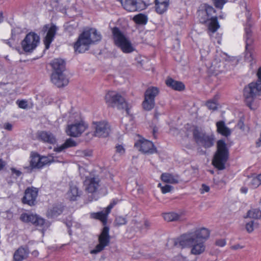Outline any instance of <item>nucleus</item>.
Returning <instances> with one entry per match:
<instances>
[{
    "instance_id": "nucleus-36",
    "label": "nucleus",
    "mask_w": 261,
    "mask_h": 261,
    "mask_svg": "<svg viewBox=\"0 0 261 261\" xmlns=\"http://www.w3.org/2000/svg\"><path fill=\"white\" fill-rule=\"evenodd\" d=\"M247 182L251 188H256L261 185V174L255 176H252L249 177Z\"/></svg>"
},
{
    "instance_id": "nucleus-50",
    "label": "nucleus",
    "mask_w": 261,
    "mask_h": 261,
    "mask_svg": "<svg viewBox=\"0 0 261 261\" xmlns=\"http://www.w3.org/2000/svg\"><path fill=\"white\" fill-rule=\"evenodd\" d=\"M23 168L27 170V172L30 173L32 171L33 169H35L30 164V166H24Z\"/></svg>"
},
{
    "instance_id": "nucleus-23",
    "label": "nucleus",
    "mask_w": 261,
    "mask_h": 261,
    "mask_svg": "<svg viewBox=\"0 0 261 261\" xmlns=\"http://www.w3.org/2000/svg\"><path fill=\"white\" fill-rule=\"evenodd\" d=\"M110 213V212H108V210L105 208L100 212L91 213L90 217L99 220L102 222L103 225H106L107 223L108 217Z\"/></svg>"
},
{
    "instance_id": "nucleus-30",
    "label": "nucleus",
    "mask_w": 261,
    "mask_h": 261,
    "mask_svg": "<svg viewBox=\"0 0 261 261\" xmlns=\"http://www.w3.org/2000/svg\"><path fill=\"white\" fill-rule=\"evenodd\" d=\"M155 3L156 12L162 14L167 11L169 6V0H155Z\"/></svg>"
},
{
    "instance_id": "nucleus-39",
    "label": "nucleus",
    "mask_w": 261,
    "mask_h": 261,
    "mask_svg": "<svg viewBox=\"0 0 261 261\" xmlns=\"http://www.w3.org/2000/svg\"><path fill=\"white\" fill-rule=\"evenodd\" d=\"M248 216L255 219H261V211L258 208L249 210L247 213Z\"/></svg>"
},
{
    "instance_id": "nucleus-8",
    "label": "nucleus",
    "mask_w": 261,
    "mask_h": 261,
    "mask_svg": "<svg viewBox=\"0 0 261 261\" xmlns=\"http://www.w3.org/2000/svg\"><path fill=\"white\" fill-rule=\"evenodd\" d=\"M106 103L109 107H116L118 109H125L128 113L127 102L125 98L118 92L115 91H109L105 95Z\"/></svg>"
},
{
    "instance_id": "nucleus-54",
    "label": "nucleus",
    "mask_w": 261,
    "mask_h": 261,
    "mask_svg": "<svg viewBox=\"0 0 261 261\" xmlns=\"http://www.w3.org/2000/svg\"><path fill=\"white\" fill-rule=\"evenodd\" d=\"M5 164L2 159H0V171L2 170L5 167Z\"/></svg>"
},
{
    "instance_id": "nucleus-20",
    "label": "nucleus",
    "mask_w": 261,
    "mask_h": 261,
    "mask_svg": "<svg viewBox=\"0 0 261 261\" xmlns=\"http://www.w3.org/2000/svg\"><path fill=\"white\" fill-rule=\"evenodd\" d=\"M37 138L39 140L50 144H55L56 142V139L55 136L49 132H38Z\"/></svg>"
},
{
    "instance_id": "nucleus-10",
    "label": "nucleus",
    "mask_w": 261,
    "mask_h": 261,
    "mask_svg": "<svg viewBox=\"0 0 261 261\" xmlns=\"http://www.w3.org/2000/svg\"><path fill=\"white\" fill-rule=\"evenodd\" d=\"M30 164L35 169H40L54 162L53 156H41L37 153L31 154Z\"/></svg>"
},
{
    "instance_id": "nucleus-14",
    "label": "nucleus",
    "mask_w": 261,
    "mask_h": 261,
    "mask_svg": "<svg viewBox=\"0 0 261 261\" xmlns=\"http://www.w3.org/2000/svg\"><path fill=\"white\" fill-rule=\"evenodd\" d=\"M95 125L94 135L96 137L106 138L109 136L111 129L110 124L106 121L93 122Z\"/></svg>"
},
{
    "instance_id": "nucleus-1",
    "label": "nucleus",
    "mask_w": 261,
    "mask_h": 261,
    "mask_svg": "<svg viewBox=\"0 0 261 261\" xmlns=\"http://www.w3.org/2000/svg\"><path fill=\"white\" fill-rule=\"evenodd\" d=\"M209 236L207 229L200 228L184 233L176 239H171L169 242L177 247H190L191 254L200 255L205 250L204 243Z\"/></svg>"
},
{
    "instance_id": "nucleus-18",
    "label": "nucleus",
    "mask_w": 261,
    "mask_h": 261,
    "mask_svg": "<svg viewBox=\"0 0 261 261\" xmlns=\"http://www.w3.org/2000/svg\"><path fill=\"white\" fill-rule=\"evenodd\" d=\"M135 146L144 153L152 154L155 152V148L152 142L147 140H140L135 143Z\"/></svg>"
},
{
    "instance_id": "nucleus-31",
    "label": "nucleus",
    "mask_w": 261,
    "mask_h": 261,
    "mask_svg": "<svg viewBox=\"0 0 261 261\" xmlns=\"http://www.w3.org/2000/svg\"><path fill=\"white\" fill-rule=\"evenodd\" d=\"M77 143L72 139H67L66 141L62 145L54 148V151L57 152H60L66 148L76 146Z\"/></svg>"
},
{
    "instance_id": "nucleus-15",
    "label": "nucleus",
    "mask_w": 261,
    "mask_h": 261,
    "mask_svg": "<svg viewBox=\"0 0 261 261\" xmlns=\"http://www.w3.org/2000/svg\"><path fill=\"white\" fill-rule=\"evenodd\" d=\"M20 220L24 223H31L36 226L41 227L45 223V220L37 215L23 213L20 216Z\"/></svg>"
},
{
    "instance_id": "nucleus-58",
    "label": "nucleus",
    "mask_w": 261,
    "mask_h": 261,
    "mask_svg": "<svg viewBox=\"0 0 261 261\" xmlns=\"http://www.w3.org/2000/svg\"><path fill=\"white\" fill-rule=\"evenodd\" d=\"M238 125L240 126V128L243 129V126L244 125L243 122L242 121H240L238 123Z\"/></svg>"
},
{
    "instance_id": "nucleus-40",
    "label": "nucleus",
    "mask_w": 261,
    "mask_h": 261,
    "mask_svg": "<svg viewBox=\"0 0 261 261\" xmlns=\"http://www.w3.org/2000/svg\"><path fill=\"white\" fill-rule=\"evenodd\" d=\"M218 98V97L215 96L213 99L208 100L206 102V105L210 110H215L217 109Z\"/></svg>"
},
{
    "instance_id": "nucleus-2",
    "label": "nucleus",
    "mask_w": 261,
    "mask_h": 261,
    "mask_svg": "<svg viewBox=\"0 0 261 261\" xmlns=\"http://www.w3.org/2000/svg\"><path fill=\"white\" fill-rule=\"evenodd\" d=\"M216 10L213 6L203 3L201 4L197 11V18L200 23L205 24L210 21L208 25V31L214 33L220 28L218 17L215 15Z\"/></svg>"
},
{
    "instance_id": "nucleus-7",
    "label": "nucleus",
    "mask_w": 261,
    "mask_h": 261,
    "mask_svg": "<svg viewBox=\"0 0 261 261\" xmlns=\"http://www.w3.org/2000/svg\"><path fill=\"white\" fill-rule=\"evenodd\" d=\"M193 137L196 144L205 149L213 147L215 143V137L213 133L203 132L197 128L193 130Z\"/></svg>"
},
{
    "instance_id": "nucleus-12",
    "label": "nucleus",
    "mask_w": 261,
    "mask_h": 261,
    "mask_svg": "<svg viewBox=\"0 0 261 261\" xmlns=\"http://www.w3.org/2000/svg\"><path fill=\"white\" fill-rule=\"evenodd\" d=\"M58 29L57 27L54 23L46 24L42 27V32L45 34L43 39L45 49H48L49 48L51 43L54 40Z\"/></svg>"
},
{
    "instance_id": "nucleus-55",
    "label": "nucleus",
    "mask_w": 261,
    "mask_h": 261,
    "mask_svg": "<svg viewBox=\"0 0 261 261\" xmlns=\"http://www.w3.org/2000/svg\"><path fill=\"white\" fill-rule=\"evenodd\" d=\"M256 145L257 147H260L261 146V133H260L259 138L256 143Z\"/></svg>"
},
{
    "instance_id": "nucleus-16",
    "label": "nucleus",
    "mask_w": 261,
    "mask_h": 261,
    "mask_svg": "<svg viewBox=\"0 0 261 261\" xmlns=\"http://www.w3.org/2000/svg\"><path fill=\"white\" fill-rule=\"evenodd\" d=\"M51 81L53 84L58 88L67 86L69 83V79L64 72H52Z\"/></svg>"
},
{
    "instance_id": "nucleus-61",
    "label": "nucleus",
    "mask_w": 261,
    "mask_h": 261,
    "mask_svg": "<svg viewBox=\"0 0 261 261\" xmlns=\"http://www.w3.org/2000/svg\"><path fill=\"white\" fill-rule=\"evenodd\" d=\"M236 0H229L227 1V2H235Z\"/></svg>"
},
{
    "instance_id": "nucleus-37",
    "label": "nucleus",
    "mask_w": 261,
    "mask_h": 261,
    "mask_svg": "<svg viewBox=\"0 0 261 261\" xmlns=\"http://www.w3.org/2000/svg\"><path fill=\"white\" fill-rule=\"evenodd\" d=\"M155 106V100L144 96V99L142 102L143 109L146 111L151 110Z\"/></svg>"
},
{
    "instance_id": "nucleus-53",
    "label": "nucleus",
    "mask_w": 261,
    "mask_h": 261,
    "mask_svg": "<svg viewBox=\"0 0 261 261\" xmlns=\"http://www.w3.org/2000/svg\"><path fill=\"white\" fill-rule=\"evenodd\" d=\"M240 191L241 193L246 194L248 191V189L246 187H243L241 188Z\"/></svg>"
},
{
    "instance_id": "nucleus-21",
    "label": "nucleus",
    "mask_w": 261,
    "mask_h": 261,
    "mask_svg": "<svg viewBox=\"0 0 261 261\" xmlns=\"http://www.w3.org/2000/svg\"><path fill=\"white\" fill-rule=\"evenodd\" d=\"M245 38H246V55L245 58L249 60L250 61L252 59V53H251V44L253 42V40L251 38V32L250 28L245 29Z\"/></svg>"
},
{
    "instance_id": "nucleus-48",
    "label": "nucleus",
    "mask_w": 261,
    "mask_h": 261,
    "mask_svg": "<svg viewBox=\"0 0 261 261\" xmlns=\"http://www.w3.org/2000/svg\"><path fill=\"white\" fill-rule=\"evenodd\" d=\"M216 245L219 247H224L226 245V241L224 239H219L216 241Z\"/></svg>"
},
{
    "instance_id": "nucleus-19",
    "label": "nucleus",
    "mask_w": 261,
    "mask_h": 261,
    "mask_svg": "<svg viewBox=\"0 0 261 261\" xmlns=\"http://www.w3.org/2000/svg\"><path fill=\"white\" fill-rule=\"evenodd\" d=\"M84 185L86 187V190L91 193L95 192L99 187V179L97 177H86Z\"/></svg>"
},
{
    "instance_id": "nucleus-52",
    "label": "nucleus",
    "mask_w": 261,
    "mask_h": 261,
    "mask_svg": "<svg viewBox=\"0 0 261 261\" xmlns=\"http://www.w3.org/2000/svg\"><path fill=\"white\" fill-rule=\"evenodd\" d=\"M202 191L203 192H207L210 190L209 187L206 186V185H204V184H203L202 185Z\"/></svg>"
},
{
    "instance_id": "nucleus-56",
    "label": "nucleus",
    "mask_w": 261,
    "mask_h": 261,
    "mask_svg": "<svg viewBox=\"0 0 261 261\" xmlns=\"http://www.w3.org/2000/svg\"><path fill=\"white\" fill-rule=\"evenodd\" d=\"M32 255L35 257H37L39 255V252L37 250H34L32 253Z\"/></svg>"
},
{
    "instance_id": "nucleus-28",
    "label": "nucleus",
    "mask_w": 261,
    "mask_h": 261,
    "mask_svg": "<svg viewBox=\"0 0 261 261\" xmlns=\"http://www.w3.org/2000/svg\"><path fill=\"white\" fill-rule=\"evenodd\" d=\"M118 47L119 48L123 53L125 54L133 53L135 50V47L133 46L129 39L127 37L125 39V41H123Z\"/></svg>"
},
{
    "instance_id": "nucleus-51",
    "label": "nucleus",
    "mask_w": 261,
    "mask_h": 261,
    "mask_svg": "<svg viewBox=\"0 0 261 261\" xmlns=\"http://www.w3.org/2000/svg\"><path fill=\"white\" fill-rule=\"evenodd\" d=\"M241 248H243V246H240L239 244L234 245L231 247V249L233 250H237Z\"/></svg>"
},
{
    "instance_id": "nucleus-33",
    "label": "nucleus",
    "mask_w": 261,
    "mask_h": 261,
    "mask_svg": "<svg viewBox=\"0 0 261 261\" xmlns=\"http://www.w3.org/2000/svg\"><path fill=\"white\" fill-rule=\"evenodd\" d=\"M160 91L158 87L150 86L146 90L144 96L155 100V98L159 94Z\"/></svg>"
},
{
    "instance_id": "nucleus-6",
    "label": "nucleus",
    "mask_w": 261,
    "mask_h": 261,
    "mask_svg": "<svg viewBox=\"0 0 261 261\" xmlns=\"http://www.w3.org/2000/svg\"><path fill=\"white\" fill-rule=\"evenodd\" d=\"M228 155V149L225 141L223 140H218L217 142V150L212 161L213 165L219 170L224 169Z\"/></svg>"
},
{
    "instance_id": "nucleus-44",
    "label": "nucleus",
    "mask_w": 261,
    "mask_h": 261,
    "mask_svg": "<svg viewBox=\"0 0 261 261\" xmlns=\"http://www.w3.org/2000/svg\"><path fill=\"white\" fill-rule=\"evenodd\" d=\"M16 103L18 105L19 108L23 109H25L28 108V102L25 100H17Z\"/></svg>"
},
{
    "instance_id": "nucleus-41",
    "label": "nucleus",
    "mask_w": 261,
    "mask_h": 261,
    "mask_svg": "<svg viewBox=\"0 0 261 261\" xmlns=\"http://www.w3.org/2000/svg\"><path fill=\"white\" fill-rule=\"evenodd\" d=\"M257 225H256L253 221H251L246 224V229L248 232L250 233L252 232L255 227H257Z\"/></svg>"
},
{
    "instance_id": "nucleus-43",
    "label": "nucleus",
    "mask_w": 261,
    "mask_h": 261,
    "mask_svg": "<svg viewBox=\"0 0 261 261\" xmlns=\"http://www.w3.org/2000/svg\"><path fill=\"white\" fill-rule=\"evenodd\" d=\"M158 187H160L161 188L162 192L163 194L170 192L173 189V187L169 185H166L165 186L161 187V184H159Z\"/></svg>"
},
{
    "instance_id": "nucleus-45",
    "label": "nucleus",
    "mask_w": 261,
    "mask_h": 261,
    "mask_svg": "<svg viewBox=\"0 0 261 261\" xmlns=\"http://www.w3.org/2000/svg\"><path fill=\"white\" fill-rule=\"evenodd\" d=\"M10 170L12 175L14 176L15 178H17L22 174V172L19 170L16 169L15 168L12 167L10 168Z\"/></svg>"
},
{
    "instance_id": "nucleus-38",
    "label": "nucleus",
    "mask_w": 261,
    "mask_h": 261,
    "mask_svg": "<svg viewBox=\"0 0 261 261\" xmlns=\"http://www.w3.org/2000/svg\"><path fill=\"white\" fill-rule=\"evenodd\" d=\"M133 20L139 24H145L147 22V16L143 14L140 13L134 16Z\"/></svg>"
},
{
    "instance_id": "nucleus-11",
    "label": "nucleus",
    "mask_w": 261,
    "mask_h": 261,
    "mask_svg": "<svg viewBox=\"0 0 261 261\" xmlns=\"http://www.w3.org/2000/svg\"><path fill=\"white\" fill-rule=\"evenodd\" d=\"M40 42V37L35 33H28L21 42V46L25 52H32L38 46Z\"/></svg>"
},
{
    "instance_id": "nucleus-29",
    "label": "nucleus",
    "mask_w": 261,
    "mask_h": 261,
    "mask_svg": "<svg viewBox=\"0 0 261 261\" xmlns=\"http://www.w3.org/2000/svg\"><path fill=\"white\" fill-rule=\"evenodd\" d=\"M217 131L221 135L228 137L230 135L231 132L225 124L223 121H219L216 123Z\"/></svg>"
},
{
    "instance_id": "nucleus-24",
    "label": "nucleus",
    "mask_w": 261,
    "mask_h": 261,
    "mask_svg": "<svg viewBox=\"0 0 261 261\" xmlns=\"http://www.w3.org/2000/svg\"><path fill=\"white\" fill-rule=\"evenodd\" d=\"M165 83L168 87L174 90L181 91L184 90L185 88V85L182 82L175 81L171 77H168L166 79Z\"/></svg>"
},
{
    "instance_id": "nucleus-9",
    "label": "nucleus",
    "mask_w": 261,
    "mask_h": 261,
    "mask_svg": "<svg viewBox=\"0 0 261 261\" xmlns=\"http://www.w3.org/2000/svg\"><path fill=\"white\" fill-rule=\"evenodd\" d=\"M98 244L95 247L90 251L92 254H96L102 251L106 247L108 246L110 242V236L109 235V228L105 226L98 237Z\"/></svg>"
},
{
    "instance_id": "nucleus-59",
    "label": "nucleus",
    "mask_w": 261,
    "mask_h": 261,
    "mask_svg": "<svg viewBox=\"0 0 261 261\" xmlns=\"http://www.w3.org/2000/svg\"><path fill=\"white\" fill-rule=\"evenodd\" d=\"M145 226H146V227L149 226V223H148V222L146 221V222H145Z\"/></svg>"
},
{
    "instance_id": "nucleus-5",
    "label": "nucleus",
    "mask_w": 261,
    "mask_h": 261,
    "mask_svg": "<svg viewBox=\"0 0 261 261\" xmlns=\"http://www.w3.org/2000/svg\"><path fill=\"white\" fill-rule=\"evenodd\" d=\"M68 124L66 129L67 135L79 137L86 130L87 126L77 113L70 114Z\"/></svg>"
},
{
    "instance_id": "nucleus-25",
    "label": "nucleus",
    "mask_w": 261,
    "mask_h": 261,
    "mask_svg": "<svg viewBox=\"0 0 261 261\" xmlns=\"http://www.w3.org/2000/svg\"><path fill=\"white\" fill-rule=\"evenodd\" d=\"M82 194V191L79 190L77 187L72 184L69 185V189L66 194L67 198L71 201H75L77 200L78 197H80Z\"/></svg>"
},
{
    "instance_id": "nucleus-46",
    "label": "nucleus",
    "mask_w": 261,
    "mask_h": 261,
    "mask_svg": "<svg viewBox=\"0 0 261 261\" xmlns=\"http://www.w3.org/2000/svg\"><path fill=\"white\" fill-rule=\"evenodd\" d=\"M118 202L119 200L118 199H113L109 205L107 207H106L108 210V212L111 213V210L118 203Z\"/></svg>"
},
{
    "instance_id": "nucleus-35",
    "label": "nucleus",
    "mask_w": 261,
    "mask_h": 261,
    "mask_svg": "<svg viewBox=\"0 0 261 261\" xmlns=\"http://www.w3.org/2000/svg\"><path fill=\"white\" fill-rule=\"evenodd\" d=\"M163 217L165 220L168 222L176 221L181 220V214L175 212L166 213L163 214Z\"/></svg>"
},
{
    "instance_id": "nucleus-26",
    "label": "nucleus",
    "mask_w": 261,
    "mask_h": 261,
    "mask_svg": "<svg viewBox=\"0 0 261 261\" xmlns=\"http://www.w3.org/2000/svg\"><path fill=\"white\" fill-rule=\"evenodd\" d=\"M53 72H64L66 69L65 62L61 59H55L51 63Z\"/></svg>"
},
{
    "instance_id": "nucleus-60",
    "label": "nucleus",
    "mask_w": 261,
    "mask_h": 261,
    "mask_svg": "<svg viewBox=\"0 0 261 261\" xmlns=\"http://www.w3.org/2000/svg\"><path fill=\"white\" fill-rule=\"evenodd\" d=\"M219 18L220 19H223L224 18V16L222 15H220L219 16Z\"/></svg>"
},
{
    "instance_id": "nucleus-22",
    "label": "nucleus",
    "mask_w": 261,
    "mask_h": 261,
    "mask_svg": "<svg viewBox=\"0 0 261 261\" xmlns=\"http://www.w3.org/2000/svg\"><path fill=\"white\" fill-rule=\"evenodd\" d=\"M114 44L118 47L123 41H125L126 37L117 27H114L112 30Z\"/></svg>"
},
{
    "instance_id": "nucleus-17",
    "label": "nucleus",
    "mask_w": 261,
    "mask_h": 261,
    "mask_svg": "<svg viewBox=\"0 0 261 261\" xmlns=\"http://www.w3.org/2000/svg\"><path fill=\"white\" fill-rule=\"evenodd\" d=\"M38 193V190L37 188L34 187L28 188L25 190L24 195L22 200V202L30 206L34 205L35 203Z\"/></svg>"
},
{
    "instance_id": "nucleus-57",
    "label": "nucleus",
    "mask_w": 261,
    "mask_h": 261,
    "mask_svg": "<svg viewBox=\"0 0 261 261\" xmlns=\"http://www.w3.org/2000/svg\"><path fill=\"white\" fill-rule=\"evenodd\" d=\"M4 17L2 11H0V23L3 21Z\"/></svg>"
},
{
    "instance_id": "nucleus-34",
    "label": "nucleus",
    "mask_w": 261,
    "mask_h": 261,
    "mask_svg": "<svg viewBox=\"0 0 261 261\" xmlns=\"http://www.w3.org/2000/svg\"><path fill=\"white\" fill-rule=\"evenodd\" d=\"M63 212V207L60 205L54 206L49 209L47 212V216L48 218H55L58 217Z\"/></svg>"
},
{
    "instance_id": "nucleus-42",
    "label": "nucleus",
    "mask_w": 261,
    "mask_h": 261,
    "mask_svg": "<svg viewBox=\"0 0 261 261\" xmlns=\"http://www.w3.org/2000/svg\"><path fill=\"white\" fill-rule=\"evenodd\" d=\"M127 221L125 218L122 216H118L115 220V223L117 225H124L126 223Z\"/></svg>"
},
{
    "instance_id": "nucleus-4",
    "label": "nucleus",
    "mask_w": 261,
    "mask_h": 261,
    "mask_svg": "<svg viewBox=\"0 0 261 261\" xmlns=\"http://www.w3.org/2000/svg\"><path fill=\"white\" fill-rule=\"evenodd\" d=\"M257 80L255 82H251L244 89L243 95L245 102L250 109H253L252 103L256 97L261 99V67L257 72Z\"/></svg>"
},
{
    "instance_id": "nucleus-47",
    "label": "nucleus",
    "mask_w": 261,
    "mask_h": 261,
    "mask_svg": "<svg viewBox=\"0 0 261 261\" xmlns=\"http://www.w3.org/2000/svg\"><path fill=\"white\" fill-rule=\"evenodd\" d=\"M116 151L117 153L120 155L124 154L125 152V149L124 147L121 145H117L116 146Z\"/></svg>"
},
{
    "instance_id": "nucleus-32",
    "label": "nucleus",
    "mask_w": 261,
    "mask_h": 261,
    "mask_svg": "<svg viewBox=\"0 0 261 261\" xmlns=\"http://www.w3.org/2000/svg\"><path fill=\"white\" fill-rule=\"evenodd\" d=\"M161 178L163 181L166 183L175 184L179 182L178 175H173L168 173H163Z\"/></svg>"
},
{
    "instance_id": "nucleus-3",
    "label": "nucleus",
    "mask_w": 261,
    "mask_h": 261,
    "mask_svg": "<svg viewBox=\"0 0 261 261\" xmlns=\"http://www.w3.org/2000/svg\"><path fill=\"white\" fill-rule=\"evenodd\" d=\"M101 36L95 29L83 31L74 44L75 52L84 53L89 49L90 45L101 40Z\"/></svg>"
},
{
    "instance_id": "nucleus-49",
    "label": "nucleus",
    "mask_w": 261,
    "mask_h": 261,
    "mask_svg": "<svg viewBox=\"0 0 261 261\" xmlns=\"http://www.w3.org/2000/svg\"><path fill=\"white\" fill-rule=\"evenodd\" d=\"M4 128L7 130L11 131L12 129L13 125L10 123H6L4 124Z\"/></svg>"
},
{
    "instance_id": "nucleus-27",
    "label": "nucleus",
    "mask_w": 261,
    "mask_h": 261,
    "mask_svg": "<svg viewBox=\"0 0 261 261\" xmlns=\"http://www.w3.org/2000/svg\"><path fill=\"white\" fill-rule=\"evenodd\" d=\"M29 254L28 248L19 247L14 253L13 258L15 261H22L26 259Z\"/></svg>"
},
{
    "instance_id": "nucleus-13",
    "label": "nucleus",
    "mask_w": 261,
    "mask_h": 261,
    "mask_svg": "<svg viewBox=\"0 0 261 261\" xmlns=\"http://www.w3.org/2000/svg\"><path fill=\"white\" fill-rule=\"evenodd\" d=\"M122 8L129 12L140 11L144 10L145 4L141 0H118Z\"/></svg>"
}]
</instances>
